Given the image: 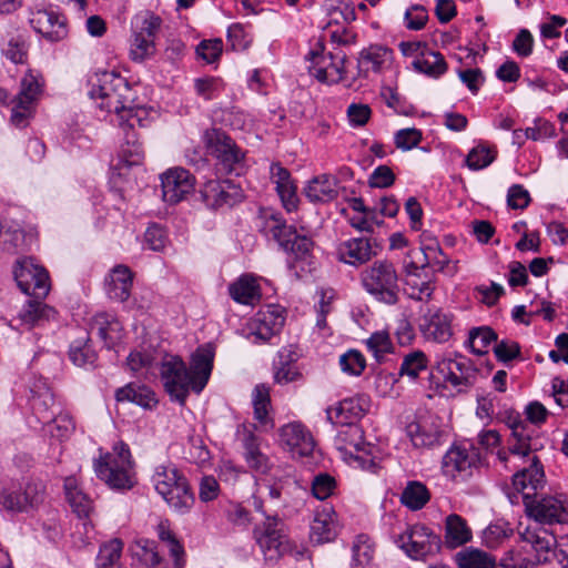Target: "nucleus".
Returning a JSON list of instances; mask_svg holds the SVG:
<instances>
[{"mask_svg":"<svg viewBox=\"0 0 568 568\" xmlns=\"http://www.w3.org/2000/svg\"><path fill=\"white\" fill-rule=\"evenodd\" d=\"M286 446L293 458L308 457L315 449V439L301 422H291L286 424Z\"/></svg>","mask_w":568,"mask_h":568,"instance_id":"25","label":"nucleus"},{"mask_svg":"<svg viewBox=\"0 0 568 568\" xmlns=\"http://www.w3.org/2000/svg\"><path fill=\"white\" fill-rule=\"evenodd\" d=\"M389 55L388 49L382 45L369 47L361 52L358 59V69L367 74L369 71H381L383 64Z\"/></svg>","mask_w":568,"mask_h":568,"instance_id":"44","label":"nucleus"},{"mask_svg":"<svg viewBox=\"0 0 568 568\" xmlns=\"http://www.w3.org/2000/svg\"><path fill=\"white\" fill-rule=\"evenodd\" d=\"M458 568H528L529 562L521 564L500 562L488 552L475 548H466L456 555Z\"/></svg>","mask_w":568,"mask_h":568,"instance_id":"27","label":"nucleus"},{"mask_svg":"<svg viewBox=\"0 0 568 568\" xmlns=\"http://www.w3.org/2000/svg\"><path fill=\"white\" fill-rule=\"evenodd\" d=\"M284 308L280 305H267L266 311H261L254 318L255 335L263 339L277 344L284 328Z\"/></svg>","mask_w":568,"mask_h":568,"instance_id":"22","label":"nucleus"},{"mask_svg":"<svg viewBox=\"0 0 568 568\" xmlns=\"http://www.w3.org/2000/svg\"><path fill=\"white\" fill-rule=\"evenodd\" d=\"M13 276L22 293L34 298H44L50 290L49 273L31 257L17 261Z\"/></svg>","mask_w":568,"mask_h":568,"instance_id":"10","label":"nucleus"},{"mask_svg":"<svg viewBox=\"0 0 568 568\" xmlns=\"http://www.w3.org/2000/svg\"><path fill=\"white\" fill-rule=\"evenodd\" d=\"M123 542L120 539H112L100 547L95 559V568H120V557Z\"/></svg>","mask_w":568,"mask_h":568,"instance_id":"47","label":"nucleus"},{"mask_svg":"<svg viewBox=\"0 0 568 568\" xmlns=\"http://www.w3.org/2000/svg\"><path fill=\"white\" fill-rule=\"evenodd\" d=\"M160 377L170 399L183 406L190 388L193 390V378L184 361L178 355H165L160 365Z\"/></svg>","mask_w":568,"mask_h":568,"instance_id":"7","label":"nucleus"},{"mask_svg":"<svg viewBox=\"0 0 568 568\" xmlns=\"http://www.w3.org/2000/svg\"><path fill=\"white\" fill-rule=\"evenodd\" d=\"M366 346L378 362H381L386 354L393 351L389 334L384 331L373 333L366 339Z\"/></svg>","mask_w":568,"mask_h":568,"instance_id":"55","label":"nucleus"},{"mask_svg":"<svg viewBox=\"0 0 568 568\" xmlns=\"http://www.w3.org/2000/svg\"><path fill=\"white\" fill-rule=\"evenodd\" d=\"M134 462L126 443H115L111 452L101 453L93 460L97 477L110 489L124 493L136 484Z\"/></svg>","mask_w":568,"mask_h":568,"instance_id":"1","label":"nucleus"},{"mask_svg":"<svg viewBox=\"0 0 568 568\" xmlns=\"http://www.w3.org/2000/svg\"><path fill=\"white\" fill-rule=\"evenodd\" d=\"M30 23L34 31L50 42H58L68 36L67 18L52 9L38 10Z\"/></svg>","mask_w":568,"mask_h":568,"instance_id":"18","label":"nucleus"},{"mask_svg":"<svg viewBox=\"0 0 568 568\" xmlns=\"http://www.w3.org/2000/svg\"><path fill=\"white\" fill-rule=\"evenodd\" d=\"M419 329L427 341L446 343L453 336L452 315L440 310H428L420 317Z\"/></svg>","mask_w":568,"mask_h":568,"instance_id":"23","label":"nucleus"},{"mask_svg":"<svg viewBox=\"0 0 568 568\" xmlns=\"http://www.w3.org/2000/svg\"><path fill=\"white\" fill-rule=\"evenodd\" d=\"M413 68L430 78H439L447 71V63L442 53L427 49L412 62Z\"/></svg>","mask_w":568,"mask_h":568,"instance_id":"37","label":"nucleus"},{"mask_svg":"<svg viewBox=\"0 0 568 568\" xmlns=\"http://www.w3.org/2000/svg\"><path fill=\"white\" fill-rule=\"evenodd\" d=\"M116 402H130L144 409H152L158 405L155 394L145 385L129 383L115 390Z\"/></svg>","mask_w":568,"mask_h":568,"instance_id":"32","label":"nucleus"},{"mask_svg":"<svg viewBox=\"0 0 568 568\" xmlns=\"http://www.w3.org/2000/svg\"><path fill=\"white\" fill-rule=\"evenodd\" d=\"M144 243L149 250L162 251L168 243L165 230L160 224H151L144 233Z\"/></svg>","mask_w":568,"mask_h":568,"instance_id":"63","label":"nucleus"},{"mask_svg":"<svg viewBox=\"0 0 568 568\" xmlns=\"http://www.w3.org/2000/svg\"><path fill=\"white\" fill-rule=\"evenodd\" d=\"M252 405L254 408V418L262 425L271 422V396L270 387L265 384H257L252 392Z\"/></svg>","mask_w":568,"mask_h":568,"instance_id":"43","label":"nucleus"},{"mask_svg":"<svg viewBox=\"0 0 568 568\" xmlns=\"http://www.w3.org/2000/svg\"><path fill=\"white\" fill-rule=\"evenodd\" d=\"M201 199L209 209L232 207L243 200L242 190L230 181H206L200 190Z\"/></svg>","mask_w":568,"mask_h":568,"instance_id":"13","label":"nucleus"},{"mask_svg":"<svg viewBox=\"0 0 568 568\" xmlns=\"http://www.w3.org/2000/svg\"><path fill=\"white\" fill-rule=\"evenodd\" d=\"M44 81L41 74L28 70L20 81V90L13 98L27 104H34L43 91Z\"/></svg>","mask_w":568,"mask_h":568,"instance_id":"38","label":"nucleus"},{"mask_svg":"<svg viewBox=\"0 0 568 568\" xmlns=\"http://www.w3.org/2000/svg\"><path fill=\"white\" fill-rule=\"evenodd\" d=\"M313 241L306 234H300L295 227H286V266L296 280L308 277L313 270Z\"/></svg>","mask_w":568,"mask_h":568,"instance_id":"8","label":"nucleus"},{"mask_svg":"<svg viewBox=\"0 0 568 568\" xmlns=\"http://www.w3.org/2000/svg\"><path fill=\"white\" fill-rule=\"evenodd\" d=\"M243 445L245 448L244 458L248 467L255 471L265 473L267 470V457L260 452L253 433L245 434Z\"/></svg>","mask_w":568,"mask_h":568,"instance_id":"48","label":"nucleus"},{"mask_svg":"<svg viewBox=\"0 0 568 568\" xmlns=\"http://www.w3.org/2000/svg\"><path fill=\"white\" fill-rule=\"evenodd\" d=\"M227 41L234 51H244L251 45L253 38L243 24L233 23L227 28Z\"/></svg>","mask_w":568,"mask_h":568,"instance_id":"58","label":"nucleus"},{"mask_svg":"<svg viewBox=\"0 0 568 568\" xmlns=\"http://www.w3.org/2000/svg\"><path fill=\"white\" fill-rule=\"evenodd\" d=\"M336 487L335 478L326 473L314 476L312 480L313 496L320 500L328 498Z\"/></svg>","mask_w":568,"mask_h":568,"instance_id":"61","label":"nucleus"},{"mask_svg":"<svg viewBox=\"0 0 568 568\" xmlns=\"http://www.w3.org/2000/svg\"><path fill=\"white\" fill-rule=\"evenodd\" d=\"M133 285V273L123 265H115L105 277V291L109 298L116 302H125L131 295Z\"/></svg>","mask_w":568,"mask_h":568,"instance_id":"26","label":"nucleus"},{"mask_svg":"<svg viewBox=\"0 0 568 568\" xmlns=\"http://www.w3.org/2000/svg\"><path fill=\"white\" fill-rule=\"evenodd\" d=\"M263 527H255L254 537L264 558L270 564H276L284 554L282 528H277V516H266Z\"/></svg>","mask_w":568,"mask_h":568,"instance_id":"15","label":"nucleus"},{"mask_svg":"<svg viewBox=\"0 0 568 568\" xmlns=\"http://www.w3.org/2000/svg\"><path fill=\"white\" fill-rule=\"evenodd\" d=\"M152 481L158 494L174 513L185 515L191 511L195 496L189 480L179 469L160 466L156 468Z\"/></svg>","mask_w":568,"mask_h":568,"instance_id":"4","label":"nucleus"},{"mask_svg":"<svg viewBox=\"0 0 568 568\" xmlns=\"http://www.w3.org/2000/svg\"><path fill=\"white\" fill-rule=\"evenodd\" d=\"M120 118V125L123 131L134 130L135 125L145 126V120L148 111L144 106L135 103H129L120 113H116Z\"/></svg>","mask_w":568,"mask_h":568,"instance_id":"51","label":"nucleus"},{"mask_svg":"<svg viewBox=\"0 0 568 568\" xmlns=\"http://www.w3.org/2000/svg\"><path fill=\"white\" fill-rule=\"evenodd\" d=\"M260 232L268 243H273L280 250L284 248V219L280 212L272 207L260 209Z\"/></svg>","mask_w":568,"mask_h":568,"instance_id":"30","label":"nucleus"},{"mask_svg":"<svg viewBox=\"0 0 568 568\" xmlns=\"http://www.w3.org/2000/svg\"><path fill=\"white\" fill-rule=\"evenodd\" d=\"M471 539V530L466 520L457 514H452L445 520V544L457 548Z\"/></svg>","mask_w":568,"mask_h":568,"instance_id":"36","label":"nucleus"},{"mask_svg":"<svg viewBox=\"0 0 568 568\" xmlns=\"http://www.w3.org/2000/svg\"><path fill=\"white\" fill-rule=\"evenodd\" d=\"M154 41V39L145 37L134 31L130 49L132 60L142 62L144 59L153 55L155 51Z\"/></svg>","mask_w":568,"mask_h":568,"instance_id":"54","label":"nucleus"},{"mask_svg":"<svg viewBox=\"0 0 568 568\" xmlns=\"http://www.w3.org/2000/svg\"><path fill=\"white\" fill-rule=\"evenodd\" d=\"M531 435L524 422L515 423L511 426V435L508 440V449L514 455L528 456L531 452Z\"/></svg>","mask_w":568,"mask_h":568,"instance_id":"41","label":"nucleus"},{"mask_svg":"<svg viewBox=\"0 0 568 568\" xmlns=\"http://www.w3.org/2000/svg\"><path fill=\"white\" fill-rule=\"evenodd\" d=\"M523 500L526 514L536 524L552 525L562 524L568 520V510L565 503L556 497H538L530 493H524Z\"/></svg>","mask_w":568,"mask_h":568,"instance_id":"11","label":"nucleus"},{"mask_svg":"<svg viewBox=\"0 0 568 568\" xmlns=\"http://www.w3.org/2000/svg\"><path fill=\"white\" fill-rule=\"evenodd\" d=\"M28 49L27 39L22 34H16L8 40L7 47L2 49V53L12 63L23 64L28 59Z\"/></svg>","mask_w":568,"mask_h":568,"instance_id":"53","label":"nucleus"},{"mask_svg":"<svg viewBox=\"0 0 568 568\" xmlns=\"http://www.w3.org/2000/svg\"><path fill=\"white\" fill-rule=\"evenodd\" d=\"M495 160V153L487 146L478 145L470 150L466 158L467 166L473 170L487 168Z\"/></svg>","mask_w":568,"mask_h":568,"instance_id":"57","label":"nucleus"},{"mask_svg":"<svg viewBox=\"0 0 568 568\" xmlns=\"http://www.w3.org/2000/svg\"><path fill=\"white\" fill-rule=\"evenodd\" d=\"M395 544L413 559H423L440 550L442 540L430 528L424 525L407 526L395 537Z\"/></svg>","mask_w":568,"mask_h":568,"instance_id":"9","label":"nucleus"},{"mask_svg":"<svg viewBox=\"0 0 568 568\" xmlns=\"http://www.w3.org/2000/svg\"><path fill=\"white\" fill-rule=\"evenodd\" d=\"M327 419L334 424L346 425V429L341 434L343 436H352L359 438L362 430L355 425V420L359 419L364 415V409L355 398H346L338 403L335 407H328L326 409Z\"/></svg>","mask_w":568,"mask_h":568,"instance_id":"19","label":"nucleus"},{"mask_svg":"<svg viewBox=\"0 0 568 568\" xmlns=\"http://www.w3.org/2000/svg\"><path fill=\"white\" fill-rule=\"evenodd\" d=\"M210 154L216 159V171L225 175L241 176L245 173V152L221 129H209L203 134Z\"/></svg>","mask_w":568,"mask_h":568,"instance_id":"5","label":"nucleus"},{"mask_svg":"<svg viewBox=\"0 0 568 568\" xmlns=\"http://www.w3.org/2000/svg\"><path fill=\"white\" fill-rule=\"evenodd\" d=\"M339 365L343 372L359 376L366 366V362L358 351L351 349L339 357Z\"/></svg>","mask_w":568,"mask_h":568,"instance_id":"59","label":"nucleus"},{"mask_svg":"<svg viewBox=\"0 0 568 568\" xmlns=\"http://www.w3.org/2000/svg\"><path fill=\"white\" fill-rule=\"evenodd\" d=\"M88 94L91 99H101V108L108 112L120 113L123 108L133 103L135 94L128 80L115 71L95 72L88 80Z\"/></svg>","mask_w":568,"mask_h":568,"instance_id":"2","label":"nucleus"},{"mask_svg":"<svg viewBox=\"0 0 568 568\" xmlns=\"http://www.w3.org/2000/svg\"><path fill=\"white\" fill-rule=\"evenodd\" d=\"M161 26L162 19L159 16L151 11H145L136 18V26L134 31L155 40Z\"/></svg>","mask_w":568,"mask_h":568,"instance_id":"56","label":"nucleus"},{"mask_svg":"<svg viewBox=\"0 0 568 568\" xmlns=\"http://www.w3.org/2000/svg\"><path fill=\"white\" fill-rule=\"evenodd\" d=\"M124 132V142L121 145V158L123 162L129 165H139L144 159V150L142 143L139 141L135 130H128Z\"/></svg>","mask_w":568,"mask_h":568,"instance_id":"42","label":"nucleus"},{"mask_svg":"<svg viewBox=\"0 0 568 568\" xmlns=\"http://www.w3.org/2000/svg\"><path fill=\"white\" fill-rule=\"evenodd\" d=\"M493 342H497V334L489 326L474 327L469 331L467 345L476 355L486 354Z\"/></svg>","mask_w":568,"mask_h":568,"instance_id":"46","label":"nucleus"},{"mask_svg":"<svg viewBox=\"0 0 568 568\" xmlns=\"http://www.w3.org/2000/svg\"><path fill=\"white\" fill-rule=\"evenodd\" d=\"M69 358L79 367H95L98 353L93 347L89 333L75 338L69 346Z\"/></svg>","mask_w":568,"mask_h":568,"instance_id":"34","label":"nucleus"},{"mask_svg":"<svg viewBox=\"0 0 568 568\" xmlns=\"http://www.w3.org/2000/svg\"><path fill=\"white\" fill-rule=\"evenodd\" d=\"M430 493L425 484L410 480L400 494V503L410 510L422 509L429 500Z\"/></svg>","mask_w":568,"mask_h":568,"instance_id":"39","label":"nucleus"},{"mask_svg":"<svg viewBox=\"0 0 568 568\" xmlns=\"http://www.w3.org/2000/svg\"><path fill=\"white\" fill-rule=\"evenodd\" d=\"M518 534L520 540L529 544L537 552V562L548 560L547 554L556 546V538L548 529L528 526Z\"/></svg>","mask_w":568,"mask_h":568,"instance_id":"29","label":"nucleus"},{"mask_svg":"<svg viewBox=\"0 0 568 568\" xmlns=\"http://www.w3.org/2000/svg\"><path fill=\"white\" fill-rule=\"evenodd\" d=\"M194 176L183 168L169 169L161 175L163 201L175 204L194 190Z\"/></svg>","mask_w":568,"mask_h":568,"instance_id":"16","label":"nucleus"},{"mask_svg":"<svg viewBox=\"0 0 568 568\" xmlns=\"http://www.w3.org/2000/svg\"><path fill=\"white\" fill-rule=\"evenodd\" d=\"M63 487L69 505L79 518L77 527L79 528V526H81L84 534L88 535L90 530L93 529L89 518L92 510L91 498L80 488L77 478L73 476H69L64 479Z\"/></svg>","mask_w":568,"mask_h":568,"instance_id":"21","label":"nucleus"},{"mask_svg":"<svg viewBox=\"0 0 568 568\" xmlns=\"http://www.w3.org/2000/svg\"><path fill=\"white\" fill-rule=\"evenodd\" d=\"M378 245L372 237L359 236L341 242L336 247L338 261L359 266L377 255Z\"/></svg>","mask_w":568,"mask_h":568,"instance_id":"17","label":"nucleus"},{"mask_svg":"<svg viewBox=\"0 0 568 568\" xmlns=\"http://www.w3.org/2000/svg\"><path fill=\"white\" fill-rule=\"evenodd\" d=\"M545 483V474L538 458L534 456L532 463L528 468H523L513 477V485L523 494L525 489L530 488L536 495L537 489L541 488Z\"/></svg>","mask_w":568,"mask_h":568,"instance_id":"35","label":"nucleus"},{"mask_svg":"<svg viewBox=\"0 0 568 568\" xmlns=\"http://www.w3.org/2000/svg\"><path fill=\"white\" fill-rule=\"evenodd\" d=\"M480 457L476 449L463 446L452 447L443 458V468L447 475L466 480L478 469Z\"/></svg>","mask_w":568,"mask_h":568,"instance_id":"14","label":"nucleus"},{"mask_svg":"<svg viewBox=\"0 0 568 568\" xmlns=\"http://www.w3.org/2000/svg\"><path fill=\"white\" fill-rule=\"evenodd\" d=\"M215 347L212 343L200 345L191 355L190 373L193 392L200 394L206 386L214 364Z\"/></svg>","mask_w":568,"mask_h":568,"instance_id":"20","label":"nucleus"},{"mask_svg":"<svg viewBox=\"0 0 568 568\" xmlns=\"http://www.w3.org/2000/svg\"><path fill=\"white\" fill-rule=\"evenodd\" d=\"M55 310L38 298L30 301L21 312V320L31 325H39L42 322L50 321L55 317Z\"/></svg>","mask_w":568,"mask_h":568,"instance_id":"45","label":"nucleus"},{"mask_svg":"<svg viewBox=\"0 0 568 568\" xmlns=\"http://www.w3.org/2000/svg\"><path fill=\"white\" fill-rule=\"evenodd\" d=\"M304 193L311 202H329L338 194L337 180L332 175L322 174L308 182Z\"/></svg>","mask_w":568,"mask_h":568,"instance_id":"33","label":"nucleus"},{"mask_svg":"<svg viewBox=\"0 0 568 568\" xmlns=\"http://www.w3.org/2000/svg\"><path fill=\"white\" fill-rule=\"evenodd\" d=\"M45 490L44 481L33 477L19 487H4L0 489V510L10 514L34 511L44 501Z\"/></svg>","mask_w":568,"mask_h":568,"instance_id":"6","label":"nucleus"},{"mask_svg":"<svg viewBox=\"0 0 568 568\" xmlns=\"http://www.w3.org/2000/svg\"><path fill=\"white\" fill-rule=\"evenodd\" d=\"M374 545L367 535L359 534L352 545L351 568H368L374 558Z\"/></svg>","mask_w":568,"mask_h":568,"instance_id":"40","label":"nucleus"},{"mask_svg":"<svg viewBox=\"0 0 568 568\" xmlns=\"http://www.w3.org/2000/svg\"><path fill=\"white\" fill-rule=\"evenodd\" d=\"M427 364L428 359L424 352L413 351L404 356L398 374L415 381L420 372L426 371Z\"/></svg>","mask_w":568,"mask_h":568,"instance_id":"50","label":"nucleus"},{"mask_svg":"<svg viewBox=\"0 0 568 568\" xmlns=\"http://www.w3.org/2000/svg\"><path fill=\"white\" fill-rule=\"evenodd\" d=\"M224 89L222 79L216 77H201L194 79V91L197 97L205 101L216 99Z\"/></svg>","mask_w":568,"mask_h":568,"instance_id":"52","label":"nucleus"},{"mask_svg":"<svg viewBox=\"0 0 568 568\" xmlns=\"http://www.w3.org/2000/svg\"><path fill=\"white\" fill-rule=\"evenodd\" d=\"M338 535L337 515L333 508L324 507L315 514L310 539L314 545L332 542Z\"/></svg>","mask_w":568,"mask_h":568,"instance_id":"24","label":"nucleus"},{"mask_svg":"<svg viewBox=\"0 0 568 568\" xmlns=\"http://www.w3.org/2000/svg\"><path fill=\"white\" fill-rule=\"evenodd\" d=\"M223 51L221 39L202 40L196 47V54L206 63L217 61Z\"/></svg>","mask_w":568,"mask_h":568,"instance_id":"64","label":"nucleus"},{"mask_svg":"<svg viewBox=\"0 0 568 568\" xmlns=\"http://www.w3.org/2000/svg\"><path fill=\"white\" fill-rule=\"evenodd\" d=\"M331 63L325 68H320L315 72V77L320 81H326L328 75L336 74L339 79L345 73L344 64L346 62V54L342 51L329 53Z\"/></svg>","mask_w":568,"mask_h":568,"instance_id":"60","label":"nucleus"},{"mask_svg":"<svg viewBox=\"0 0 568 568\" xmlns=\"http://www.w3.org/2000/svg\"><path fill=\"white\" fill-rule=\"evenodd\" d=\"M91 331H97L98 336L108 349H113L122 338V325L111 314L105 312L94 315L90 323Z\"/></svg>","mask_w":568,"mask_h":568,"instance_id":"28","label":"nucleus"},{"mask_svg":"<svg viewBox=\"0 0 568 568\" xmlns=\"http://www.w3.org/2000/svg\"><path fill=\"white\" fill-rule=\"evenodd\" d=\"M437 369L444 376L445 382L459 389L473 386L478 374L471 359L459 353H454V357L440 359L437 363Z\"/></svg>","mask_w":568,"mask_h":568,"instance_id":"12","label":"nucleus"},{"mask_svg":"<svg viewBox=\"0 0 568 568\" xmlns=\"http://www.w3.org/2000/svg\"><path fill=\"white\" fill-rule=\"evenodd\" d=\"M406 435L417 448L432 447L439 439V432L437 429H426L425 426L415 422L406 426Z\"/></svg>","mask_w":568,"mask_h":568,"instance_id":"49","label":"nucleus"},{"mask_svg":"<svg viewBox=\"0 0 568 568\" xmlns=\"http://www.w3.org/2000/svg\"><path fill=\"white\" fill-rule=\"evenodd\" d=\"M364 290L378 303L396 305L400 300L399 274L388 260H377L362 273Z\"/></svg>","mask_w":568,"mask_h":568,"instance_id":"3","label":"nucleus"},{"mask_svg":"<svg viewBox=\"0 0 568 568\" xmlns=\"http://www.w3.org/2000/svg\"><path fill=\"white\" fill-rule=\"evenodd\" d=\"M43 423H54L55 428L58 430V436L65 437L69 436L75 428L74 420L72 416L68 413H60L55 415L52 413H47L39 417Z\"/></svg>","mask_w":568,"mask_h":568,"instance_id":"62","label":"nucleus"},{"mask_svg":"<svg viewBox=\"0 0 568 568\" xmlns=\"http://www.w3.org/2000/svg\"><path fill=\"white\" fill-rule=\"evenodd\" d=\"M232 300L243 305H254L262 297L261 286L252 274H242L229 285Z\"/></svg>","mask_w":568,"mask_h":568,"instance_id":"31","label":"nucleus"}]
</instances>
